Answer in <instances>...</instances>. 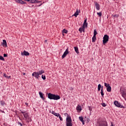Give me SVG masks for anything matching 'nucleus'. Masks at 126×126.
Masks as SVG:
<instances>
[{
	"label": "nucleus",
	"mask_w": 126,
	"mask_h": 126,
	"mask_svg": "<svg viewBox=\"0 0 126 126\" xmlns=\"http://www.w3.org/2000/svg\"><path fill=\"white\" fill-rule=\"evenodd\" d=\"M64 116L67 117L66 119H67V118L69 119V118H70V119H71V117L67 113H65Z\"/></svg>",
	"instance_id": "bb28decb"
},
{
	"label": "nucleus",
	"mask_w": 126,
	"mask_h": 126,
	"mask_svg": "<svg viewBox=\"0 0 126 126\" xmlns=\"http://www.w3.org/2000/svg\"><path fill=\"white\" fill-rule=\"evenodd\" d=\"M101 84H98V87H97V90L98 91H100L101 90Z\"/></svg>",
	"instance_id": "c85d7f7f"
},
{
	"label": "nucleus",
	"mask_w": 126,
	"mask_h": 126,
	"mask_svg": "<svg viewBox=\"0 0 126 126\" xmlns=\"http://www.w3.org/2000/svg\"><path fill=\"white\" fill-rule=\"evenodd\" d=\"M102 107H106L107 106V105H106V103H103L102 104Z\"/></svg>",
	"instance_id": "58836bf2"
},
{
	"label": "nucleus",
	"mask_w": 126,
	"mask_h": 126,
	"mask_svg": "<svg viewBox=\"0 0 126 126\" xmlns=\"http://www.w3.org/2000/svg\"><path fill=\"white\" fill-rule=\"evenodd\" d=\"M2 45L3 47H7V44L6 43V40L3 39L2 40Z\"/></svg>",
	"instance_id": "ddd939ff"
},
{
	"label": "nucleus",
	"mask_w": 126,
	"mask_h": 126,
	"mask_svg": "<svg viewBox=\"0 0 126 126\" xmlns=\"http://www.w3.org/2000/svg\"><path fill=\"white\" fill-rule=\"evenodd\" d=\"M23 75H25L26 74L25 73H23Z\"/></svg>",
	"instance_id": "8fccbe9b"
},
{
	"label": "nucleus",
	"mask_w": 126,
	"mask_h": 126,
	"mask_svg": "<svg viewBox=\"0 0 126 126\" xmlns=\"http://www.w3.org/2000/svg\"><path fill=\"white\" fill-rule=\"evenodd\" d=\"M44 43H47V40H45L44 41Z\"/></svg>",
	"instance_id": "09e8293b"
},
{
	"label": "nucleus",
	"mask_w": 126,
	"mask_h": 126,
	"mask_svg": "<svg viewBox=\"0 0 126 126\" xmlns=\"http://www.w3.org/2000/svg\"><path fill=\"white\" fill-rule=\"evenodd\" d=\"M89 110L91 112L92 111V107H91V106H89Z\"/></svg>",
	"instance_id": "ea45409f"
},
{
	"label": "nucleus",
	"mask_w": 126,
	"mask_h": 126,
	"mask_svg": "<svg viewBox=\"0 0 126 126\" xmlns=\"http://www.w3.org/2000/svg\"><path fill=\"white\" fill-rule=\"evenodd\" d=\"M84 23H87V19H86L84 20Z\"/></svg>",
	"instance_id": "79ce46f5"
},
{
	"label": "nucleus",
	"mask_w": 126,
	"mask_h": 126,
	"mask_svg": "<svg viewBox=\"0 0 126 126\" xmlns=\"http://www.w3.org/2000/svg\"><path fill=\"white\" fill-rule=\"evenodd\" d=\"M30 55V54L29 53V52L26 51H24L23 52L21 53V55L22 56H29Z\"/></svg>",
	"instance_id": "9d476101"
},
{
	"label": "nucleus",
	"mask_w": 126,
	"mask_h": 126,
	"mask_svg": "<svg viewBox=\"0 0 126 126\" xmlns=\"http://www.w3.org/2000/svg\"><path fill=\"white\" fill-rule=\"evenodd\" d=\"M38 72L39 75H42L43 73H45V71L43 70H39Z\"/></svg>",
	"instance_id": "6ab92c4d"
},
{
	"label": "nucleus",
	"mask_w": 126,
	"mask_h": 126,
	"mask_svg": "<svg viewBox=\"0 0 126 126\" xmlns=\"http://www.w3.org/2000/svg\"><path fill=\"white\" fill-rule=\"evenodd\" d=\"M104 86H105V87H108L110 86V84L107 83H104Z\"/></svg>",
	"instance_id": "72a5a7b5"
},
{
	"label": "nucleus",
	"mask_w": 126,
	"mask_h": 126,
	"mask_svg": "<svg viewBox=\"0 0 126 126\" xmlns=\"http://www.w3.org/2000/svg\"><path fill=\"white\" fill-rule=\"evenodd\" d=\"M69 53L68 52V47L67 48L65 51L64 52L63 55H62V59H64L65 57H66V55Z\"/></svg>",
	"instance_id": "0eeeda50"
},
{
	"label": "nucleus",
	"mask_w": 126,
	"mask_h": 126,
	"mask_svg": "<svg viewBox=\"0 0 126 126\" xmlns=\"http://www.w3.org/2000/svg\"><path fill=\"white\" fill-rule=\"evenodd\" d=\"M3 76H4V77H6V78H8V79L10 78V76H6V74H5V73H4Z\"/></svg>",
	"instance_id": "2f4dec72"
},
{
	"label": "nucleus",
	"mask_w": 126,
	"mask_h": 126,
	"mask_svg": "<svg viewBox=\"0 0 126 126\" xmlns=\"http://www.w3.org/2000/svg\"><path fill=\"white\" fill-rule=\"evenodd\" d=\"M94 5L96 7L97 10H100V4H99V3L95 1L94 2Z\"/></svg>",
	"instance_id": "9b49d317"
},
{
	"label": "nucleus",
	"mask_w": 126,
	"mask_h": 126,
	"mask_svg": "<svg viewBox=\"0 0 126 126\" xmlns=\"http://www.w3.org/2000/svg\"><path fill=\"white\" fill-rule=\"evenodd\" d=\"M18 125L19 126H23V125H22V124H21V123H20V122H18Z\"/></svg>",
	"instance_id": "4c0bfd02"
},
{
	"label": "nucleus",
	"mask_w": 126,
	"mask_h": 126,
	"mask_svg": "<svg viewBox=\"0 0 126 126\" xmlns=\"http://www.w3.org/2000/svg\"><path fill=\"white\" fill-rule=\"evenodd\" d=\"M3 57H4V58H7V54H3Z\"/></svg>",
	"instance_id": "a19ab883"
},
{
	"label": "nucleus",
	"mask_w": 126,
	"mask_h": 126,
	"mask_svg": "<svg viewBox=\"0 0 126 126\" xmlns=\"http://www.w3.org/2000/svg\"><path fill=\"white\" fill-rule=\"evenodd\" d=\"M63 33H65V34H67V30L63 29L62 31Z\"/></svg>",
	"instance_id": "7c9ffc66"
},
{
	"label": "nucleus",
	"mask_w": 126,
	"mask_h": 126,
	"mask_svg": "<svg viewBox=\"0 0 126 126\" xmlns=\"http://www.w3.org/2000/svg\"><path fill=\"white\" fill-rule=\"evenodd\" d=\"M87 25H88V23H84L82 27L85 28V27H87Z\"/></svg>",
	"instance_id": "cd10ccee"
},
{
	"label": "nucleus",
	"mask_w": 126,
	"mask_h": 126,
	"mask_svg": "<svg viewBox=\"0 0 126 126\" xmlns=\"http://www.w3.org/2000/svg\"><path fill=\"white\" fill-rule=\"evenodd\" d=\"M111 126H114V125H113V122H111Z\"/></svg>",
	"instance_id": "a18cd8bd"
},
{
	"label": "nucleus",
	"mask_w": 126,
	"mask_h": 126,
	"mask_svg": "<svg viewBox=\"0 0 126 126\" xmlns=\"http://www.w3.org/2000/svg\"><path fill=\"white\" fill-rule=\"evenodd\" d=\"M25 1H30V0H24Z\"/></svg>",
	"instance_id": "c03bdc74"
},
{
	"label": "nucleus",
	"mask_w": 126,
	"mask_h": 126,
	"mask_svg": "<svg viewBox=\"0 0 126 126\" xmlns=\"http://www.w3.org/2000/svg\"><path fill=\"white\" fill-rule=\"evenodd\" d=\"M79 12H80V10L78 11V9H77L75 13L74 14L73 16H75V17H77V15H79Z\"/></svg>",
	"instance_id": "4468645a"
},
{
	"label": "nucleus",
	"mask_w": 126,
	"mask_h": 126,
	"mask_svg": "<svg viewBox=\"0 0 126 126\" xmlns=\"http://www.w3.org/2000/svg\"><path fill=\"white\" fill-rule=\"evenodd\" d=\"M106 89L107 92H111L112 91V88L110 86L107 87Z\"/></svg>",
	"instance_id": "a211bd4d"
},
{
	"label": "nucleus",
	"mask_w": 126,
	"mask_h": 126,
	"mask_svg": "<svg viewBox=\"0 0 126 126\" xmlns=\"http://www.w3.org/2000/svg\"><path fill=\"white\" fill-rule=\"evenodd\" d=\"M76 110L77 111H81V110H82L81 106H80L79 105H78L77 107H76Z\"/></svg>",
	"instance_id": "aec40b11"
},
{
	"label": "nucleus",
	"mask_w": 126,
	"mask_h": 126,
	"mask_svg": "<svg viewBox=\"0 0 126 126\" xmlns=\"http://www.w3.org/2000/svg\"><path fill=\"white\" fill-rule=\"evenodd\" d=\"M41 78H42V79L43 80H46V76L45 75H42L41 76Z\"/></svg>",
	"instance_id": "473e14b6"
},
{
	"label": "nucleus",
	"mask_w": 126,
	"mask_h": 126,
	"mask_svg": "<svg viewBox=\"0 0 126 126\" xmlns=\"http://www.w3.org/2000/svg\"><path fill=\"white\" fill-rule=\"evenodd\" d=\"M114 104L115 106H116V107H119V108H123V109H125V106L122 105L117 100L114 101Z\"/></svg>",
	"instance_id": "423d86ee"
},
{
	"label": "nucleus",
	"mask_w": 126,
	"mask_h": 126,
	"mask_svg": "<svg viewBox=\"0 0 126 126\" xmlns=\"http://www.w3.org/2000/svg\"><path fill=\"white\" fill-rule=\"evenodd\" d=\"M122 97L124 98H126V93L125 92H123L122 94Z\"/></svg>",
	"instance_id": "393cba45"
},
{
	"label": "nucleus",
	"mask_w": 126,
	"mask_h": 126,
	"mask_svg": "<svg viewBox=\"0 0 126 126\" xmlns=\"http://www.w3.org/2000/svg\"><path fill=\"white\" fill-rule=\"evenodd\" d=\"M116 16H117V15H113V17H116Z\"/></svg>",
	"instance_id": "de8ad7c7"
},
{
	"label": "nucleus",
	"mask_w": 126,
	"mask_h": 126,
	"mask_svg": "<svg viewBox=\"0 0 126 126\" xmlns=\"http://www.w3.org/2000/svg\"><path fill=\"white\" fill-rule=\"evenodd\" d=\"M103 45H105V44H107V42L109 41V35L108 34H105L104 35L103 37Z\"/></svg>",
	"instance_id": "39448f33"
},
{
	"label": "nucleus",
	"mask_w": 126,
	"mask_h": 126,
	"mask_svg": "<svg viewBox=\"0 0 126 126\" xmlns=\"http://www.w3.org/2000/svg\"><path fill=\"white\" fill-rule=\"evenodd\" d=\"M66 126H72V120L71 118H66Z\"/></svg>",
	"instance_id": "20e7f679"
},
{
	"label": "nucleus",
	"mask_w": 126,
	"mask_h": 126,
	"mask_svg": "<svg viewBox=\"0 0 126 126\" xmlns=\"http://www.w3.org/2000/svg\"><path fill=\"white\" fill-rule=\"evenodd\" d=\"M100 94L102 97H104V92H103V87H101Z\"/></svg>",
	"instance_id": "5701e85b"
},
{
	"label": "nucleus",
	"mask_w": 126,
	"mask_h": 126,
	"mask_svg": "<svg viewBox=\"0 0 126 126\" xmlns=\"http://www.w3.org/2000/svg\"><path fill=\"white\" fill-rule=\"evenodd\" d=\"M0 60L1 61H4V58H3V57L2 56H0Z\"/></svg>",
	"instance_id": "c9c22d12"
},
{
	"label": "nucleus",
	"mask_w": 126,
	"mask_h": 126,
	"mask_svg": "<svg viewBox=\"0 0 126 126\" xmlns=\"http://www.w3.org/2000/svg\"><path fill=\"white\" fill-rule=\"evenodd\" d=\"M74 50L76 53L79 54V51L78 50V47H74Z\"/></svg>",
	"instance_id": "4be33fe9"
},
{
	"label": "nucleus",
	"mask_w": 126,
	"mask_h": 126,
	"mask_svg": "<svg viewBox=\"0 0 126 126\" xmlns=\"http://www.w3.org/2000/svg\"><path fill=\"white\" fill-rule=\"evenodd\" d=\"M58 117H59V119H60V121H63V118H62L60 114H59Z\"/></svg>",
	"instance_id": "e433bc0d"
},
{
	"label": "nucleus",
	"mask_w": 126,
	"mask_h": 126,
	"mask_svg": "<svg viewBox=\"0 0 126 126\" xmlns=\"http://www.w3.org/2000/svg\"><path fill=\"white\" fill-rule=\"evenodd\" d=\"M97 34L98 32H97V31H96V30H94V36H96V35H97Z\"/></svg>",
	"instance_id": "c756f323"
},
{
	"label": "nucleus",
	"mask_w": 126,
	"mask_h": 126,
	"mask_svg": "<svg viewBox=\"0 0 126 126\" xmlns=\"http://www.w3.org/2000/svg\"><path fill=\"white\" fill-rule=\"evenodd\" d=\"M85 30V28H84V27H82L79 29V32H80V33H82V31L84 32Z\"/></svg>",
	"instance_id": "2eb2a0df"
},
{
	"label": "nucleus",
	"mask_w": 126,
	"mask_h": 126,
	"mask_svg": "<svg viewBox=\"0 0 126 126\" xmlns=\"http://www.w3.org/2000/svg\"><path fill=\"white\" fill-rule=\"evenodd\" d=\"M25 105H26L27 106H28V103H27V102H26V103H25Z\"/></svg>",
	"instance_id": "49530a36"
},
{
	"label": "nucleus",
	"mask_w": 126,
	"mask_h": 126,
	"mask_svg": "<svg viewBox=\"0 0 126 126\" xmlns=\"http://www.w3.org/2000/svg\"><path fill=\"white\" fill-rule=\"evenodd\" d=\"M21 113L23 114L25 121H27V123H29V122H31V119L29 117V114H28V112L27 111H24L21 110H20Z\"/></svg>",
	"instance_id": "f03ea898"
},
{
	"label": "nucleus",
	"mask_w": 126,
	"mask_h": 126,
	"mask_svg": "<svg viewBox=\"0 0 126 126\" xmlns=\"http://www.w3.org/2000/svg\"><path fill=\"white\" fill-rule=\"evenodd\" d=\"M79 119L80 121L81 122H82L83 125H85V123H84V120H83V117H80L79 118Z\"/></svg>",
	"instance_id": "f3484780"
},
{
	"label": "nucleus",
	"mask_w": 126,
	"mask_h": 126,
	"mask_svg": "<svg viewBox=\"0 0 126 126\" xmlns=\"http://www.w3.org/2000/svg\"><path fill=\"white\" fill-rule=\"evenodd\" d=\"M99 126H108L107 121L101 120L97 122Z\"/></svg>",
	"instance_id": "7ed1b4c3"
},
{
	"label": "nucleus",
	"mask_w": 126,
	"mask_h": 126,
	"mask_svg": "<svg viewBox=\"0 0 126 126\" xmlns=\"http://www.w3.org/2000/svg\"><path fill=\"white\" fill-rule=\"evenodd\" d=\"M16 2L20 3L21 4H26V2L22 0H15Z\"/></svg>",
	"instance_id": "1a4fd4ad"
},
{
	"label": "nucleus",
	"mask_w": 126,
	"mask_h": 126,
	"mask_svg": "<svg viewBox=\"0 0 126 126\" xmlns=\"http://www.w3.org/2000/svg\"><path fill=\"white\" fill-rule=\"evenodd\" d=\"M96 36L94 35L92 38V42H95L96 41Z\"/></svg>",
	"instance_id": "a878e982"
},
{
	"label": "nucleus",
	"mask_w": 126,
	"mask_h": 126,
	"mask_svg": "<svg viewBox=\"0 0 126 126\" xmlns=\"http://www.w3.org/2000/svg\"><path fill=\"white\" fill-rule=\"evenodd\" d=\"M52 114H53V115H54V116H56V117H58V116H60L59 113H57L55 111H52Z\"/></svg>",
	"instance_id": "412c9836"
},
{
	"label": "nucleus",
	"mask_w": 126,
	"mask_h": 126,
	"mask_svg": "<svg viewBox=\"0 0 126 126\" xmlns=\"http://www.w3.org/2000/svg\"><path fill=\"white\" fill-rule=\"evenodd\" d=\"M39 94L40 98H41L42 100H45V98L44 97V94H43V93H42L41 92H39Z\"/></svg>",
	"instance_id": "dca6fc26"
},
{
	"label": "nucleus",
	"mask_w": 126,
	"mask_h": 126,
	"mask_svg": "<svg viewBox=\"0 0 126 126\" xmlns=\"http://www.w3.org/2000/svg\"><path fill=\"white\" fill-rule=\"evenodd\" d=\"M43 4L42 3H41L39 5H38L37 6H41Z\"/></svg>",
	"instance_id": "37998d69"
},
{
	"label": "nucleus",
	"mask_w": 126,
	"mask_h": 126,
	"mask_svg": "<svg viewBox=\"0 0 126 126\" xmlns=\"http://www.w3.org/2000/svg\"><path fill=\"white\" fill-rule=\"evenodd\" d=\"M97 15L99 16V17H101L102 16V12H97Z\"/></svg>",
	"instance_id": "f704fd0d"
},
{
	"label": "nucleus",
	"mask_w": 126,
	"mask_h": 126,
	"mask_svg": "<svg viewBox=\"0 0 126 126\" xmlns=\"http://www.w3.org/2000/svg\"><path fill=\"white\" fill-rule=\"evenodd\" d=\"M32 76H34V77L37 78V79H39V75L38 72H33V73L32 74Z\"/></svg>",
	"instance_id": "6e6552de"
},
{
	"label": "nucleus",
	"mask_w": 126,
	"mask_h": 126,
	"mask_svg": "<svg viewBox=\"0 0 126 126\" xmlns=\"http://www.w3.org/2000/svg\"><path fill=\"white\" fill-rule=\"evenodd\" d=\"M0 104L1 105V106H4V105H5V102L3 100H1L0 101Z\"/></svg>",
	"instance_id": "b1692460"
},
{
	"label": "nucleus",
	"mask_w": 126,
	"mask_h": 126,
	"mask_svg": "<svg viewBox=\"0 0 126 126\" xmlns=\"http://www.w3.org/2000/svg\"><path fill=\"white\" fill-rule=\"evenodd\" d=\"M48 98L50 100H60L61 99V96L59 95H56L51 93H49L48 94Z\"/></svg>",
	"instance_id": "f257e3e1"
},
{
	"label": "nucleus",
	"mask_w": 126,
	"mask_h": 126,
	"mask_svg": "<svg viewBox=\"0 0 126 126\" xmlns=\"http://www.w3.org/2000/svg\"><path fill=\"white\" fill-rule=\"evenodd\" d=\"M29 1L31 3H38L41 2V1H38V0H30Z\"/></svg>",
	"instance_id": "f8f14e48"
}]
</instances>
